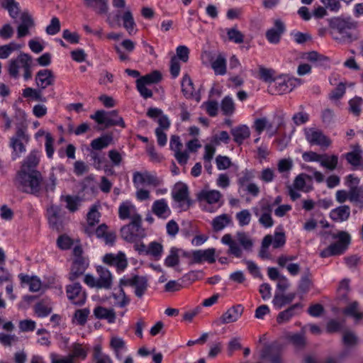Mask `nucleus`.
<instances>
[{
  "label": "nucleus",
  "instance_id": "obj_1",
  "mask_svg": "<svg viewBox=\"0 0 363 363\" xmlns=\"http://www.w3.org/2000/svg\"><path fill=\"white\" fill-rule=\"evenodd\" d=\"M329 26L330 34L333 39L338 43H351L357 40L358 36L352 33V30L357 28V23L350 20H345L340 18L330 19Z\"/></svg>",
  "mask_w": 363,
  "mask_h": 363
},
{
  "label": "nucleus",
  "instance_id": "obj_2",
  "mask_svg": "<svg viewBox=\"0 0 363 363\" xmlns=\"http://www.w3.org/2000/svg\"><path fill=\"white\" fill-rule=\"evenodd\" d=\"M33 62V57L28 53L20 52L17 57H13L9 60L7 65V72L9 76L13 79H18L22 71V75L25 81L32 78Z\"/></svg>",
  "mask_w": 363,
  "mask_h": 363
},
{
  "label": "nucleus",
  "instance_id": "obj_3",
  "mask_svg": "<svg viewBox=\"0 0 363 363\" xmlns=\"http://www.w3.org/2000/svg\"><path fill=\"white\" fill-rule=\"evenodd\" d=\"M221 242L229 247L228 253L237 258L242 256V250L240 245L246 251H250L253 247L252 238L244 232L237 233L236 240L233 239L230 234H225L221 238Z\"/></svg>",
  "mask_w": 363,
  "mask_h": 363
},
{
  "label": "nucleus",
  "instance_id": "obj_4",
  "mask_svg": "<svg viewBox=\"0 0 363 363\" xmlns=\"http://www.w3.org/2000/svg\"><path fill=\"white\" fill-rule=\"evenodd\" d=\"M30 140L27 127L23 125H17L15 134L10 138L9 147L12 149L11 158L16 160L23 153L26 152V145Z\"/></svg>",
  "mask_w": 363,
  "mask_h": 363
},
{
  "label": "nucleus",
  "instance_id": "obj_5",
  "mask_svg": "<svg viewBox=\"0 0 363 363\" xmlns=\"http://www.w3.org/2000/svg\"><path fill=\"white\" fill-rule=\"evenodd\" d=\"M97 277L87 274L84 276V283L91 288L110 289L113 285V275L111 272L101 266L96 267Z\"/></svg>",
  "mask_w": 363,
  "mask_h": 363
},
{
  "label": "nucleus",
  "instance_id": "obj_6",
  "mask_svg": "<svg viewBox=\"0 0 363 363\" xmlns=\"http://www.w3.org/2000/svg\"><path fill=\"white\" fill-rule=\"evenodd\" d=\"M333 238L334 239H337V241L330 244L328 247L320 252V256L322 258L343 254L348 248L351 241L350 235L345 231H340L337 234L333 235Z\"/></svg>",
  "mask_w": 363,
  "mask_h": 363
},
{
  "label": "nucleus",
  "instance_id": "obj_7",
  "mask_svg": "<svg viewBox=\"0 0 363 363\" xmlns=\"http://www.w3.org/2000/svg\"><path fill=\"white\" fill-rule=\"evenodd\" d=\"M222 194L218 190L203 189L197 194V199L203 206V210L213 213L222 205Z\"/></svg>",
  "mask_w": 363,
  "mask_h": 363
},
{
  "label": "nucleus",
  "instance_id": "obj_8",
  "mask_svg": "<svg viewBox=\"0 0 363 363\" xmlns=\"http://www.w3.org/2000/svg\"><path fill=\"white\" fill-rule=\"evenodd\" d=\"M19 188L24 192L36 194L41 188L42 176L39 172L30 173H18Z\"/></svg>",
  "mask_w": 363,
  "mask_h": 363
},
{
  "label": "nucleus",
  "instance_id": "obj_9",
  "mask_svg": "<svg viewBox=\"0 0 363 363\" xmlns=\"http://www.w3.org/2000/svg\"><path fill=\"white\" fill-rule=\"evenodd\" d=\"M119 286L133 287L135 295L141 298L147 291L149 284L146 277L131 274L123 276L119 281Z\"/></svg>",
  "mask_w": 363,
  "mask_h": 363
},
{
  "label": "nucleus",
  "instance_id": "obj_10",
  "mask_svg": "<svg viewBox=\"0 0 363 363\" xmlns=\"http://www.w3.org/2000/svg\"><path fill=\"white\" fill-rule=\"evenodd\" d=\"M142 219L131 221L121 228V235L128 242H133L145 235V230L141 226Z\"/></svg>",
  "mask_w": 363,
  "mask_h": 363
},
{
  "label": "nucleus",
  "instance_id": "obj_11",
  "mask_svg": "<svg viewBox=\"0 0 363 363\" xmlns=\"http://www.w3.org/2000/svg\"><path fill=\"white\" fill-rule=\"evenodd\" d=\"M252 210L262 227L269 228L274 225V221L272 216V205H269V203H262L260 207L255 206Z\"/></svg>",
  "mask_w": 363,
  "mask_h": 363
},
{
  "label": "nucleus",
  "instance_id": "obj_12",
  "mask_svg": "<svg viewBox=\"0 0 363 363\" xmlns=\"http://www.w3.org/2000/svg\"><path fill=\"white\" fill-rule=\"evenodd\" d=\"M102 261L106 265L116 268L118 274L123 272L128 264L125 254L121 251L116 254L107 253L104 255Z\"/></svg>",
  "mask_w": 363,
  "mask_h": 363
},
{
  "label": "nucleus",
  "instance_id": "obj_13",
  "mask_svg": "<svg viewBox=\"0 0 363 363\" xmlns=\"http://www.w3.org/2000/svg\"><path fill=\"white\" fill-rule=\"evenodd\" d=\"M260 358L271 363H282L281 346L277 342L264 345L260 352Z\"/></svg>",
  "mask_w": 363,
  "mask_h": 363
},
{
  "label": "nucleus",
  "instance_id": "obj_14",
  "mask_svg": "<svg viewBox=\"0 0 363 363\" xmlns=\"http://www.w3.org/2000/svg\"><path fill=\"white\" fill-rule=\"evenodd\" d=\"M66 294L68 299L74 305L82 306L86 301V294L82 290V287L79 283L67 286Z\"/></svg>",
  "mask_w": 363,
  "mask_h": 363
},
{
  "label": "nucleus",
  "instance_id": "obj_15",
  "mask_svg": "<svg viewBox=\"0 0 363 363\" xmlns=\"http://www.w3.org/2000/svg\"><path fill=\"white\" fill-rule=\"evenodd\" d=\"M275 89L277 94H284L291 91L296 86L300 84V79L288 76L277 78Z\"/></svg>",
  "mask_w": 363,
  "mask_h": 363
},
{
  "label": "nucleus",
  "instance_id": "obj_16",
  "mask_svg": "<svg viewBox=\"0 0 363 363\" xmlns=\"http://www.w3.org/2000/svg\"><path fill=\"white\" fill-rule=\"evenodd\" d=\"M118 217L121 220L130 219L131 221L141 220L135 206L130 201H123L118 207Z\"/></svg>",
  "mask_w": 363,
  "mask_h": 363
},
{
  "label": "nucleus",
  "instance_id": "obj_17",
  "mask_svg": "<svg viewBox=\"0 0 363 363\" xmlns=\"http://www.w3.org/2000/svg\"><path fill=\"white\" fill-rule=\"evenodd\" d=\"M286 31V26L280 19L274 21V26L268 29L265 36L269 43L278 44L280 42L281 35Z\"/></svg>",
  "mask_w": 363,
  "mask_h": 363
},
{
  "label": "nucleus",
  "instance_id": "obj_18",
  "mask_svg": "<svg viewBox=\"0 0 363 363\" xmlns=\"http://www.w3.org/2000/svg\"><path fill=\"white\" fill-rule=\"evenodd\" d=\"M173 199L178 203L186 205L185 209L189 208L191 201L189 199L188 186L183 183H177L175 184L174 188L172 192Z\"/></svg>",
  "mask_w": 363,
  "mask_h": 363
},
{
  "label": "nucleus",
  "instance_id": "obj_19",
  "mask_svg": "<svg viewBox=\"0 0 363 363\" xmlns=\"http://www.w3.org/2000/svg\"><path fill=\"white\" fill-rule=\"evenodd\" d=\"M55 77L52 70L43 69L39 70L35 75V84L40 89H45L54 84Z\"/></svg>",
  "mask_w": 363,
  "mask_h": 363
},
{
  "label": "nucleus",
  "instance_id": "obj_20",
  "mask_svg": "<svg viewBox=\"0 0 363 363\" xmlns=\"http://www.w3.org/2000/svg\"><path fill=\"white\" fill-rule=\"evenodd\" d=\"M307 140L311 145H317L321 147H328L331 141L325 136L322 131L311 128L306 132Z\"/></svg>",
  "mask_w": 363,
  "mask_h": 363
},
{
  "label": "nucleus",
  "instance_id": "obj_21",
  "mask_svg": "<svg viewBox=\"0 0 363 363\" xmlns=\"http://www.w3.org/2000/svg\"><path fill=\"white\" fill-rule=\"evenodd\" d=\"M40 157V152L38 150H33L23 160L21 169L19 173H30L37 172L35 169L38 165Z\"/></svg>",
  "mask_w": 363,
  "mask_h": 363
},
{
  "label": "nucleus",
  "instance_id": "obj_22",
  "mask_svg": "<svg viewBox=\"0 0 363 363\" xmlns=\"http://www.w3.org/2000/svg\"><path fill=\"white\" fill-rule=\"evenodd\" d=\"M244 308L238 304L228 308L219 318L221 324H228L237 321L242 315Z\"/></svg>",
  "mask_w": 363,
  "mask_h": 363
},
{
  "label": "nucleus",
  "instance_id": "obj_23",
  "mask_svg": "<svg viewBox=\"0 0 363 363\" xmlns=\"http://www.w3.org/2000/svg\"><path fill=\"white\" fill-rule=\"evenodd\" d=\"M88 267V262L82 256L74 258L69 273V279L74 281L84 274Z\"/></svg>",
  "mask_w": 363,
  "mask_h": 363
},
{
  "label": "nucleus",
  "instance_id": "obj_24",
  "mask_svg": "<svg viewBox=\"0 0 363 363\" xmlns=\"http://www.w3.org/2000/svg\"><path fill=\"white\" fill-rule=\"evenodd\" d=\"M34 26V21L31 16L28 13H23L21 16V23L17 28V38H21L29 35V30Z\"/></svg>",
  "mask_w": 363,
  "mask_h": 363
},
{
  "label": "nucleus",
  "instance_id": "obj_25",
  "mask_svg": "<svg viewBox=\"0 0 363 363\" xmlns=\"http://www.w3.org/2000/svg\"><path fill=\"white\" fill-rule=\"evenodd\" d=\"M215 253L216 250L214 248L194 250L192 252L193 261L195 263H201L203 262L213 263L216 261Z\"/></svg>",
  "mask_w": 363,
  "mask_h": 363
},
{
  "label": "nucleus",
  "instance_id": "obj_26",
  "mask_svg": "<svg viewBox=\"0 0 363 363\" xmlns=\"http://www.w3.org/2000/svg\"><path fill=\"white\" fill-rule=\"evenodd\" d=\"M152 212L162 219L167 218L171 214V210L165 199L155 201L152 206Z\"/></svg>",
  "mask_w": 363,
  "mask_h": 363
},
{
  "label": "nucleus",
  "instance_id": "obj_27",
  "mask_svg": "<svg viewBox=\"0 0 363 363\" xmlns=\"http://www.w3.org/2000/svg\"><path fill=\"white\" fill-rule=\"evenodd\" d=\"M96 236L102 239L106 245L112 246L116 240V233L113 231H108L106 224H101L95 230Z\"/></svg>",
  "mask_w": 363,
  "mask_h": 363
},
{
  "label": "nucleus",
  "instance_id": "obj_28",
  "mask_svg": "<svg viewBox=\"0 0 363 363\" xmlns=\"http://www.w3.org/2000/svg\"><path fill=\"white\" fill-rule=\"evenodd\" d=\"M93 313L96 318L106 320L108 323H113L116 321V313L113 308L98 306L94 308Z\"/></svg>",
  "mask_w": 363,
  "mask_h": 363
},
{
  "label": "nucleus",
  "instance_id": "obj_29",
  "mask_svg": "<svg viewBox=\"0 0 363 363\" xmlns=\"http://www.w3.org/2000/svg\"><path fill=\"white\" fill-rule=\"evenodd\" d=\"M233 223L231 216L227 213L216 216L211 221L212 229L214 232H220Z\"/></svg>",
  "mask_w": 363,
  "mask_h": 363
},
{
  "label": "nucleus",
  "instance_id": "obj_30",
  "mask_svg": "<svg viewBox=\"0 0 363 363\" xmlns=\"http://www.w3.org/2000/svg\"><path fill=\"white\" fill-rule=\"evenodd\" d=\"M61 208L58 206L52 205L47 210L48 219L50 225L55 229H59L60 226Z\"/></svg>",
  "mask_w": 363,
  "mask_h": 363
},
{
  "label": "nucleus",
  "instance_id": "obj_31",
  "mask_svg": "<svg viewBox=\"0 0 363 363\" xmlns=\"http://www.w3.org/2000/svg\"><path fill=\"white\" fill-rule=\"evenodd\" d=\"M350 216V208L347 205L340 206L330 212V218L335 222L347 220Z\"/></svg>",
  "mask_w": 363,
  "mask_h": 363
},
{
  "label": "nucleus",
  "instance_id": "obj_32",
  "mask_svg": "<svg viewBox=\"0 0 363 363\" xmlns=\"http://www.w3.org/2000/svg\"><path fill=\"white\" fill-rule=\"evenodd\" d=\"M113 135L112 134H104L101 136L93 140L90 145L94 150H101L109 146L113 143Z\"/></svg>",
  "mask_w": 363,
  "mask_h": 363
},
{
  "label": "nucleus",
  "instance_id": "obj_33",
  "mask_svg": "<svg viewBox=\"0 0 363 363\" xmlns=\"http://www.w3.org/2000/svg\"><path fill=\"white\" fill-rule=\"evenodd\" d=\"M271 239V245L275 249L282 247L286 243V235L281 226L276 228L274 235H267Z\"/></svg>",
  "mask_w": 363,
  "mask_h": 363
},
{
  "label": "nucleus",
  "instance_id": "obj_34",
  "mask_svg": "<svg viewBox=\"0 0 363 363\" xmlns=\"http://www.w3.org/2000/svg\"><path fill=\"white\" fill-rule=\"evenodd\" d=\"M186 256V253L182 249L175 247H171L169 255L164 259V264L168 267H174L179 263V255Z\"/></svg>",
  "mask_w": 363,
  "mask_h": 363
},
{
  "label": "nucleus",
  "instance_id": "obj_35",
  "mask_svg": "<svg viewBox=\"0 0 363 363\" xmlns=\"http://www.w3.org/2000/svg\"><path fill=\"white\" fill-rule=\"evenodd\" d=\"M100 213L95 206H93L87 214L88 225L85 227L84 231L89 236L93 234L92 227L99 223Z\"/></svg>",
  "mask_w": 363,
  "mask_h": 363
},
{
  "label": "nucleus",
  "instance_id": "obj_36",
  "mask_svg": "<svg viewBox=\"0 0 363 363\" xmlns=\"http://www.w3.org/2000/svg\"><path fill=\"white\" fill-rule=\"evenodd\" d=\"M220 111L223 115L231 116L235 112V104L233 99L230 96H225L220 101Z\"/></svg>",
  "mask_w": 363,
  "mask_h": 363
},
{
  "label": "nucleus",
  "instance_id": "obj_37",
  "mask_svg": "<svg viewBox=\"0 0 363 363\" xmlns=\"http://www.w3.org/2000/svg\"><path fill=\"white\" fill-rule=\"evenodd\" d=\"M234 141L240 145L250 135V131L247 126L241 125L236 127L231 130Z\"/></svg>",
  "mask_w": 363,
  "mask_h": 363
},
{
  "label": "nucleus",
  "instance_id": "obj_38",
  "mask_svg": "<svg viewBox=\"0 0 363 363\" xmlns=\"http://www.w3.org/2000/svg\"><path fill=\"white\" fill-rule=\"evenodd\" d=\"M301 307L300 303H295L279 313L277 321L279 324L287 323L290 319L296 315V311Z\"/></svg>",
  "mask_w": 363,
  "mask_h": 363
},
{
  "label": "nucleus",
  "instance_id": "obj_39",
  "mask_svg": "<svg viewBox=\"0 0 363 363\" xmlns=\"http://www.w3.org/2000/svg\"><path fill=\"white\" fill-rule=\"evenodd\" d=\"M211 67L216 75H225L227 72L225 57L219 54L216 59L211 62Z\"/></svg>",
  "mask_w": 363,
  "mask_h": 363
},
{
  "label": "nucleus",
  "instance_id": "obj_40",
  "mask_svg": "<svg viewBox=\"0 0 363 363\" xmlns=\"http://www.w3.org/2000/svg\"><path fill=\"white\" fill-rule=\"evenodd\" d=\"M19 278L22 283L27 284L29 286V290L33 292L40 291L41 289V281L37 277H29L28 275L19 274Z\"/></svg>",
  "mask_w": 363,
  "mask_h": 363
},
{
  "label": "nucleus",
  "instance_id": "obj_41",
  "mask_svg": "<svg viewBox=\"0 0 363 363\" xmlns=\"http://www.w3.org/2000/svg\"><path fill=\"white\" fill-rule=\"evenodd\" d=\"M119 287V290L116 293H113L111 297L114 299V305L122 308L130 303V299L125 294L123 286Z\"/></svg>",
  "mask_w": 363,
  "mask_h": 363
},
{
  "label": "nucleus",
  "instance_id": "obj_42",
  "mask_svg": "<svg viewBox=\"0 0 363 363\" xmlns=\"http://www.w3.org/2000/svg\"><path fill=\"white\" fill-rule=\"evenodd\" d=\"M85 5L94 9L99 14H105L108 11L107 0H87Z\"/></svg>",
  "mask_w": 363,
  "mask_h": 363
},
{
  "label": "nucleus",
  "instance_id": "obj_43",
  "mask_svg": "<svg viewBox=\"0 0 363 363\" xmlns=\"http://www.w3.org/2000/svg\"><path fill=\"white\" fill-rule=\"evenodd\" d=\"M105 125L106 127H110L113 125H119L121 127H125V123L123 118L118 116L116 111H112L110 112H107L106 120H105Z\"/></svg>",
  "mask_w": 363,
  "mask_h": 363
},
{
  "label": "nucleus",
  "instance_id": "obj_44",
  "mask_svg": "<svg viewBox=\"0 0 363 363\" xmlns=\"http://www.w3.org/2000/svg\"><path fill=\"white\" fill-rule=\"evenodd\" d=\"M296 297V294L289 293L286 295H275L273 303L277 308H281L286 304L290 303Z\"/></svg>",
  "mask_w": 363,
  "mask_h": 363
},
{
  "label": "nucleus",
  "instance_id": "obj_45",
  "mask_svg": "<svg viewBox=\"0 0 363 363\" xmlns=\"http://www.w3.org/2000/svg\"><path fill=\"white\" fill-rule=\"evenodd\" d=\"M321 160L320 161V164L329 169L334 170L337 165L338 157L337 155H328L327 154L322 155Z\"/></svg>",
  "mask_w": 363,
  "mask_h": 363
},
{
  "label": "nucleus",
  "instance_id": "obj_46",
  "mask_svg": "<svg viewBox=\"0 0 363 363\" xmlns=\"http://www.w3.org/2000/svg\"><path fill=\"white\" fill-rule=\"evenodd\" d=\"M21 48V45L14 42L9 44L0 45V59H7L13 52L18 50Z\"/></svg>",
  "mask_w": 363,
  "mask_h": 363
},
{
  "label": "nucleus",
  "instance_id": "obj_47",
  "mask_svg": "<svg viewBox=\"0 0 363 363\" xmlns=\"http://www.w3.org/2000/svg\"><path fill=\"white\" fill-rule=\"evenodd\" d=\"M121 18L123 23V27L130 35H132L134 32L135 23L131 11L130 10H126L122 15Z\"/></svg>",
  "mask_w": 363,
  "mask_h": 363
},
{
  "label": "nucleus",
  "instance_id": "obj_48",
  "mask_svg": "<svg viewBox=\"0 0 363 363\" xmlns=\"http://www.w3.org/2000/svg\"><path fill=\"white\" fill-rule=\"evenodd\" d=\"M34 311L38 317L44 318L52 312V307L48 302L40 301L34 306Z\"/></svg>",
  "mask_w": 363,
  "mask_h": 363
},
{
  "label": "nucleus",
  "instance_id": "obj_49",
  "mask_svg": "<svg viewBox=\"0 0 363 363\" xmlns=\"http://www.w3.org/2000/svg\"><path fill=\"white\" fill-rule=\"evenodd\" d=\"M23 96L25 98H30L35 101H45L46 99L42 94V89L27 87L23 90Z\"/></svg>",
  "mask_w": 363,
  "mask_h": 363
},
{
  "label": "nucleus",
  "instance_id": "obj_50",
  "mask_svg": "<svg viewBox=\"0 0 363 363\" xmlns=\"http://www.w3.org/2000/svg\"><path fill=\"white\" fill-rule=\"evenodd\" d=\"M163 252V246L157 242H151L148 245L147 255L152 257L155 260H159Z\"/></svg>",
  "mask_w": 363,
  "mask_h": 363
},
{
  "label": "nucleus",
  "instance_id": "obj_51",
  "mask_svg": "<svg viewBox=\"0 0 363 363\" xmlns=\"http://www.w3.org/2000/svg\"><path fill=\"white\" fill-rule=\"evenodd\" d=\"M358 308V302L353 301L343 310V313L354 318L356 320H359L363 318V313L359 312Z\"/></svg>",
  "mask_w": 363,
  "mask_h": 363
},
{
  "label": "nucleus",
  "instance_id": "obj_52",
  "mask_svg": "<svg viewBox=\"0 0 363 363\" xmlns=\"http://www.w3.org/2000/svg\"><path fill=\"white\" fill-rule=\"evenodd\" d=\"M61 199L66 203V208L70 212H75L78 210L81 200L78 196L67 195L62 196Z\"/></svg>",
  "mask_w": 363,
  "mask_h": 363
},
{
  "label": "nucleus",
  "instance_id": "obj_53",
  "mask_svg": "<svg viewBox=\"0 0 363 363\" xmlns=\"http://www.w3.org/2000/svg\"><path fill=\"white\" fill-rule=\"evenodd\" d=\"M194 84L190 77L185 74L182 81V91L184 96L187 98L191 97L194 94Z\"/></svg>",
  "mask_w": 363,
  "mask_h": 363
},
{
  "label": "nucleus",
  "instance_id": "obj_54",
  "mask_svg": "<svg viewBox=\"0 0 363 363\" xmlns=\"http://www.w3.org/2000/svg\"><path fill=\"white\" fill-rule=\"evenodd\" d=\"M2 6L6 9L12 18H16L19 13L18 3L15 0H4Z\"/></svg>",
  "mask_w": 363,
  "mask_h": 363
},
{
  "label": "nucleus",
  "instance_id": "obj_55",
  "mask_svg": "<svg viewBox=\"0 0 363 363\" xmlns=\"http://www.w3.org/2000/svg\"><path fill=\"white\" fill-rule=\"evenodd\" d=\"M88 350L87 347H83L81 344L74 343L72 345V354H69V356L72 357L73 360L74 358L84 359L87 356Z\"/></svg>",
  "mask_w": 363,
  "mask_h": 363
},
{
  "label": "nucleus",
  "instance_id": "obj_56",
  "mask_svg": "<svg viewBox=\"0 0 363 363\" xmlns=\"http://www.w3.org/2000/svg\"><path fill=\"white\" fill-rule=\"evenodd\" d=\"M363 104V100L360 97H354L349 101V109L350 111L354 116H359L362 111V106Z\"/></svg>",
  "mask_w": 363,
  "mask_h": 363
},
{
  "label": "nucleus",
  "instance_id": "obj_57",
  "mask_svg": "<svg viewBox=\"0 0 363 363\" xmlns=\"http://www.w3.org/2000/svg\"><path fill=\"white\" fill-rule=\"evenodd\" d=\"M94 359L96 363H113L111 357L102 352L99 345L95 346L94 348Z\"/></svg>",
  "mask_w": 363,
  "mask_h": 363
},
{
  "label": "nucleus",
  "instance_id": "obj_58",
  "mask_svg": "<svg viewBox=\"0 0 363 363\" xmlns=\"http://www.w3.org/2000/svg\"><path fill=\"white\" fill-rule=\"evenodd\" d=\"M271 245V239L269 236H264L262 241V245L259 252V256L262 259H269L271 258L270 253L268 251L269 247Z\"/></svg>",
  "mask_w": 363,
  "mask_h": 363
},
{
  "label": "nucleus",
  "instance_id": "obj_59",
  "mask_svg": "<svg viewBox=\"0 0 363 363\" xmlns=\"http://www.w3.org/2000/svg\"><path fill=\"white\" fill-rule=\"evenodd\" d=\"M251 213L249 210L243 209L240 212H238L235 215V218L238 222L240 226L248 225L251 220Z\"/></svg>",
  "mask_w": 363,
  "mask_h": 363
},
{
  "label": "nucleus",
  "instance_id": "obj_60",
  "mask_svg": "<svg viewBox=\"0 0 363 363\" xmlns=\"http://www.w3.org/2000/svg\"><path fill=\"white\" fill-rule=\"evenodd\" d=\"M342 341L344 345L347 347L355 346L358 342L357 335L352 331L346 330L342 335Z\"/></svg>",
  "mask_w": 363,
  "mask_h": 363
},
{
  "label": "nucleus",
  "instance_id": "obj_61",
  "mask_svg": "<svg viewBox=\"0 0 363 363\" xmlns=\"http://www.w3.org/2000/svg\"><path fill=\"white\" fill-rule=\"evenodd\" d=\"M259 78L264 82H275L276 77L274 76L275 72L272 69L264 67H259Z\"/></svg>",
  "mask_w": 363,
  "mask_h": 363
},
{
  "label": "nucleus",
  "instance_id": "obj_62",
  "mask_svg": "<svg viewBox=\"0 0 363 363\" xmlns=\"http://www.w3.org/2000/svg\"><path fill=\"white\" fill-rule=\"evenodd\" d=\"M275 170L272 168L267 167L263 169L258 177V178L264 183H271L275 178Z\"/></svg>",
  "mask_w": 363,
  "mask_h": 363
},
{
  "label": "nucleus",
  "instance_id": "obj_63",
  "mask_svg": "<svg viewBox=\"0 0 363 363\" xmlns=\"http://www.w3.org/2000/svg\"><path fill=\"white\" fill-rule=\"evenodd\" d=\"M89 313L90 311L87 308L78 309L75 311L74 318L78 325H84L87 321Z\"/></svg>",
  "mask_w": 363,
  "mask_h": 363
},
{
  "label": "nucleus",
  "instance_id": "obj_64",
  "mask_svg": "<svg viewBox=\"0 0 363 363\" xmlns=\"http://www.w3.org/2000/svg\"><path fill=\"white\" fill-rule=\"evenodd\" d=\"M350 201L363 205V187L359 186L350 191Z\"/></svg>",
  "mask_w": 363,
  "mask_h": 363
}]
</instances>
